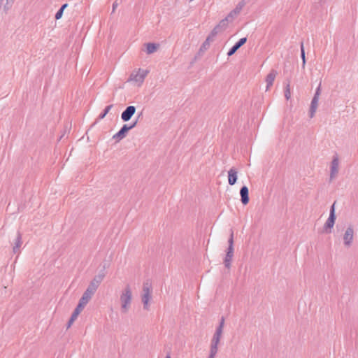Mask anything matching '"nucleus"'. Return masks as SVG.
I'll return each mask as SVG.
<instances>
[{
  "mask_svg": "<svg viewBox=\"0 0 358 358\" xmlns=\"http://www.w3.org/2000/svg\"><path fill=\"white\" fill-rule=\"evenodd\" d=\"M132 293L130 286L127 285L120 295L121 310L122 313H126L131 305Z\"/></svg>",
  "mask_w": 358,
  "mask_h": 358,
  "instance_id": "obj_1",
  "label": "nucleus"
},
{
  "mask_svg": "<svg viewBox=\"0 0 358 358\" xmlns=\"http://www.w3.org/2000/svg\"><path fill=\"white\" fill-rule=\"evenodd\" d=\"M228 248L227 249L226 256L224 259V264L227 268H231V263L234 257V231L231 229L230 236L228 240Z\"/></svg>",
  "mask_w": 358,
  "mask_h": 358,
  "instance_id": "obj_2",
  "label": "nucleus"
},
{
  "mask_svg": "<svg viewBox=\"0 0 358 358\" xmlns=\"http://www.w3.org/2000/svg\"><path fill=\"white\" fill-rule=\"evenodd\" d=\"M335 204L336 201H334L331 206L329 217L324 223L323 228L321 230V233L329 234L331 232V229H333L336 221Z\"/></svg>",
  "mask_w": 358,
  "mask_h": 358,
  "instance_id": "obj_3",
  "label": "nucleus"
},
{
  "mask_svg": "<svg viewBox=\"0 0 358 358\" xmlns=\"http://www.w3.org/2000/svg\"><path fill=\"white\" fill-rule=\"evenodd\" d=\"M355 235V230L352 225H350L345 229L343 236V243L345 248H350L352 245Z\"/></svg>",
  "mask_w": 358,
  "mask_h": 358,
  "instance_id": "obj_4",
  "label": "nucleus"
},
{
  "mask_svg": "<svg viewBox=\"0 0 358 358\" xmlns=\"http://www.w3.org/2000/svg\"><path fill=\"white\" fill-rule=\"evenodd\" d=\"M321 88H320V84L317 87L315 93L314 94L313 98L312 99L310 106V110H309V117L310 118L313 117L315 115V113L316 112L317 105H318V100H319V96L320 94Z\"/></svg>",
  "mask_w": 358,
  "mask_h": 358,
  "instance_id": "obj_5",
  "label": "nucleus"
},
{
  "mask_svg": "<svg viewBox=\"0 0 358 358\" xmlns=\"http://www.w3.org/2000/svg\"><path fill=\"white\" fill-rule=\"evenodd\" d=\"M136 108L134 106H127L121 114V119L123 122H128L135 114Z\"/></svg>",
  "mask_w": 358,
  "mask_h": 358,
  "instance_id": "obj_6",
  "label": "nucleus"
},
{
  "mask_svg": "<svg viewBox=\"0 0 358 358\" xmlns=\"http://www.w3.org/2000/svg\"><path fill=\"white\" fill-rule=\"evenodd\" d=\"M129 131V127H127V124H124L121 127V129L113 136L112 138L115 140L116 143H118L127 136Z\"/></svg>",
  "mask_w": 358,
  "mask_h": 358,
  "instance_id": "obj_7",
  "label": "nucleus"
},
{
  "mask_svg": "<svg viewBox=\"0 0 358 358\" xmlns=\"http://www.w3.org/2000/svg\"><path fill=\"white\" fill-rule=\"evenodd\" d=\"M148 71L147 70H143L141 69H138V71L136 74H131L130 76V78L132 80H134L136 82L142 83L146 77Z\"/></svg>",
  "mask_w": 358,
  "mask_h": 358,
  "instance_id": "obj_8",
  "label": "nucleus"
},
{
  "mask_svg": "<svg viewBox=\"0 0 358 358\" xmlns=\"http://www.w3.org/2000/svg\"><path fill=\"white\" fill-rule=\"evenodd\" d=\"M247 42V38L243 37L240 38L236 43L227 52V56H232L235 52L245 43Z\"/></svg>",
  "mask_w": 358,
  "mask_h": 358,
  "instance_id": "obj_9",
  "label": "nucleus"
},
{
  "mask_svg": "<svg viewBox=\"0 0 358 358\" xmlns=\"http://www.w3.org/2000/svg\"><path fill=\"white\" fill-rule=\"evenodd\" d=\"M241 201L243 205H247L250 201L249 189L245 185L241 187L240 189Z\"/></svg>",
  "mask_w": 358,
  "mask_h": 358,
  "instance_id": "obj_10",
  "label": "nucleus"
},
{
  "mask_svg": "<svg viewBox=\"0 0 358 358\" xmlns=\"http://www.w3.org/2000/svg\"><path fill=\"white\" fill-rule=\"evenodd\" d=\"M278 74V72L275 69H271L269 73L266 76L265 81L266 83V90H268L270 87L273 85L275 78Z\"/></svg>",
  "mask_w": 358,
  "mask_h": 358,
  "instance_id": "obj_11",
  "label": "nucleus"
},
{
  "mask_svg": "<svg viewBox=\"0 0 358 358\" xmlns=\"http://www.w3.org/2000/svg\"><path fill=\"white\" fill-rule=\"evenodd\" d=\"M245 5V3L243 1L239 2L236 8L234 9H233L228 15H227V17L230 19L231 21H232L234 17L240 13V12L241 11L243 7Z\"/></svg>",
  "mask_w": 358,
  "mask_h": 358,
  "instance_id": "obj_12",
  "label": "nucleus"
},
{
  "mask_svg": "<svg viewBox=\"0 0 358 358\" xmlns=\"http://www.w3.org/2000/svg\"><path fill=\"white\" fill-rule=\"evenodd\" d=\"M22 244V234L19 231H17V236L14 241V245L13 247V253H15V254L20 253V248Z\"/></svg>",
  "mask_w": 358,
  "mask_h": 358,
  "instance_id": "obj_13",
  "label": "nucleus"
},
{
  "mask_svg": "<svg viewBox=\"0 0 358 358\" xmlns=\"http://www.w3.org/2000/svg\"><path fill=\"white\" fill-rule=\"evenodd\" d=\"M237 173L238 172L235 168H231L228 171V182L230 185H234L236 184L238 179Z\"/></svg>",
  "mask_w": 358,
  "mask_h": 358,
  "instance_id": "obj_14",
  "label": "nucleus"
},
{
  "mask_svg": "<svg viewBox=\"0 0 358 358\" xmlns=\"http://www.w3.org/2000/svg\"><path fill=\"white\" fill-rule=\"evenodd\" d=\"M220 340L216 338H212L210 343V355L209 358H215L217 352V345Z\"/></svg>",
  "mask_w": 358,
  "mask_h": 358,
  "instance_id": "obj_15",
  "label": "nucleus"
},
{
  "mask_svg": "<svg viewBox=\"0 0 358 358\" xmlns=\"http://www.w3.org/2000/svg\"><path fill=\"white\" fill-rule=\"evenodd\" d=\"M224 324V317H222L220 321V324L218 327H217L215 332L213 336V338L219 339L220 340L222 331H223V327Z\"/></svg>",
  "mask_w": 358,
  "mask_h": 358,
  "instance_id": "obj_16",
  "label": "nucleus"
},
{
  "mask_svg": "<svg viewBox=\"0 0 358 358\" xmlns=\"http://www.w3.org/2000/svg\"><path fill=\"white\" fill-rule=\"evenodd\" d=\"M93 295L89 294L88 292H84L83 296H81V298L80 299L79 301H78V305L85 308V306L88 303V302L90 301V300L92 299Z\"/></svg>",
  "mask_w": 358,
  "mask_h": 358,
  "instance_id": "obj_17",
  "label": "nucleus"
},
{
  "mask_svg": "<svg viewBox=\"0 0 358 358\" xmlns=\"http://www.w3.org/2000/svg\"><path fill=\"white\" fill-rule=\"evenodd\" d=\"M146 45V52L148 55L152 54L157 51L159 45L155 43H148L145 44Z\"/></svg>",
  "mask_w": 358,
  "mask_h": 358,
  "instance_id": "obj_18",
  "label": "nucleus"
},
{
  "mask_svg": "<svg viewBox=\"0 0 358 358\" xmlns=\"http://www.w3.org/2000/svg\"><path fill=\"white\" fill-rule=\"evenodd\" d=\"M152 295L148 294H143L141 296L142 303L143 304V309L149 310V301L151 299Z\"/></svg>",
  "mask_w": 358,
  "mask_h": 358,
  "instance_id": "obj_19",
  "label": "nucleus"
},
{
  "mask_svg": "<svg viewBox=\"0 0 358 358\" xmlns=\"http://www.w3.org/2000/svg\"><path fill=\"white\" fill-rule=\"evenodd\" d=\"M152 285L149 282V280H146L143 282V294H148L152 295Z\"/></svg>",
  "mask_w": 358,
  "mask_h": 358,
  "instance_id": "obj_20",
  "label": "nucleus"
},
{
  "mask_svg": "<svg viewBox=\"0 0 358 358\" xmlns=\"http://www.w3.org/2000/svg\"><path fill=\"white\" fill-rule=\"evenodd\" d=\"M213 41V38H211L210 36H208L205 41L201 45L199 53L205 52L208 48L210 45V41Z\"/></svg>",
  "mask_w": 358,
  "mask_h": 358,
  "instance_id": "obj_21",
  "label": "nucleus"
},
{
  "mask_svg": "<svg viewBox=\"0 0 358 358\" xmlns=\"http://www.w3.org/2000/svg\"><path fill=\"white\" fill-rule=\"evenodd\" d=\"M300 50H301V58L302 59V69H305L306 59V53H305V49H304V45L303 42L301 41L300 43Z\"/></svg>",
  "mask_w": 358,
  "mask_h": 358,
  "instance_id": "obj_22",
  "label": "nucleus"
},
{
  "mask_svg": "<svg viewBox=\"0 0 358 358\" xmlns=\"http://www.w3.org/2000/svg\"><path fill=\"white\" fill-rule=\"evenodd\" d=\"M336 174V155L332 157L331 163L330 180H331Z\"/></svg>",
  "mask_w": 358,
  "mask_h": 358,
  "instance_id": "obj_23",
  "label": "nucleus"
},
{
  "mask_svg": "<svg viewBox=\"0 0 358 358\" xmlns=\"http://www.w3.org/2000/svg\"><path fill=\"white\" fill-rule=\"evenodd\" d=\"M113 107V104H110V105H108L103 110L99 115L98 116V119L99 120H102L103 119L106 115L109 113V111L110 110V109Z\"/></svg>",
  "mask_w": 358,
  "mask_h": 358,
  "instance_id": "obj_24",
  "label": "nucleus"
},
{
  "mask_svg": "<svg viewBox=\"0 0 358 358\" xmlns=\"http://www.w3.org/2000/svg\"><path fill=\"white\" fill-rule=\"evenodd\" d=\"M229 22H231L229 18L226 17L225 18L222 19L220 21V22L217 24L220 28H221L222 30H224L227 25Z\"/></svg>",
  "mask_w": 358,
  "mask_h": 358,
  "instance_id": "obj_25",
  "label": "nucleus"
},
{
  "mask_svg": "<svg viewBox=\"0 0 358 358\" xmlns=\"http://www.w3.org/2000/svg\"><path fill=\"white\" fill-rule=\"evenodd\" d=\"M97 289H98V287L96 286H95L94 284L90 282L85 292H88L89 294H90L92 295H94Z\"/></svg>",
  "mask_w": 358,
  "mask_h": 358,
  "instance_id": "obj_26",
  "label": "nucleus"
},
{
  "mask_svg": "<svg viewBox=\"0 0 358 358\" xmlns=\"http://www.w3.org/2000/svg\"><path fill=\"white\" fill-rule=\"evenodd\" d=\"M84 309L83 307L79 306L78 304L77 305V306L76 307V308L74 309L72 315H71V317L73 318H75L76 320V318L78 317V315L81 313V311Z\"/></svg>",
  "mask_w": 358,
  "mask_h": 358,
  "instance_id": "obj_27",
  "label": "nucleus"
},
{
  "mask_svg": "<svg viewBox=\"0 0 358 358\" xmlns=\"http://www.w3.org/2000/svg\"><path fill=\"white\" fill-rule=\"evenodd\" d=\"M106 275V273L104 272V268L99 272V273L94 277V279L95 280H97L98 282L101 284V282L103 281L104 277Z\"/></svg>",
  "mask_w": 358,
  "mask_h": 358,
  "instance_id": "obj_28",
  "label": "nucleus"
},
{
  "mask_svg": "<svg viewBox=\"0 0 358 358\" xmlns=\"http://www.w3.org/2000/svg\"><path fill=\"white\" fill-rule=\"evenodd\" d=\"M223 30L220 28L217 25H216L213 29L211 31V32L209 34L208 36H210L211 38L213 39V38L220 31H222Z\"/></svg>",
  "mask_w": 358,
  "mask_h": 358,
  "instance_id": "obj_29",
  "label": "nucleus"
},
{
  "mask_svg": "<svg viewBox=\"0 0 358 358\" xmlns=\"http://www.w3.org/2000/svg\"><path fill=\"white\" fill-rule=\"evenodd\" d=\"M284 93H285V97L287 100H289L290 99V96H291V93H290V84H289V82H288L287 83V85H285V90H284Z\"/></svg>",
  "mask_w": 358,
  "mask_h": 358,
  "instance_id": "obj_30",
  "label": "nucleus"
},
{
  "mask_svg": "<svg viewBox=\"0 0 358 358\" xmlns=\"http://www.w3.org/2000/svg\"><path fill=\"white\" fill-rule=\"evenodd\" d=\"M64 10L59 8L55 15V20H59L63 15Z\"/></svg>",
  "mask_w": 358,
  "mask_h": 358,
  "instance_id": "obj_31",
  "label": "nucleus"
},
{
  "mask_svg": "<svg viewBox=\"0 0 358 358\" xmlns=\"http://www.w3.org/2000/svg\"><path fill=\"white\" fill-rule=\"evenodd\" d=\"M138 123V119L136 120L134 122H131L130 124H127V127H129V130H131L136 127Z\"/></svg>",
  "mask_w": 358,
  "mask_h": 358,
  "instance_id": "obj_32",
  "label": "nucleus"
},
{
  "mask_svg": "<svg viewBox=\"0 0 358 358\" xmlns=\"http://www.w3.org/2000/svg\"><path fill=\"white\" fill-rule=\"evenodd\" d=\"M75 320H76V319L73 318L71 316V317H70V319H69V322L67 323V328H69L72 325V324L74 322Z\"/></svg>",
  "mask_w": 358,
  "mask_h": 358,
  "instance_id": "obj_33",
  "label": "nucleus"
},
{
  "mask_svg": "<svg viewBox=\"0 0 358 358\" xmlns=\"http://www.w3.org/2000/svg\"><path fill=\"white\" fill-rule=\"evenodd\" d=\"M91 283L94 284L95 286H96L97 287H99V286L100 285V283L98 282L97 280H95L94 278L91 280L90 282Z\"/></svg>",
  "mask_w": 358,
  "mask_h": 358,
  "instance_id": "obj_34",
  "label": "nucleus"
},
{
  "mask_svg": "<svg viewBox=\"0 0 358 358\" xmlns=\"http://www.w3.org/2000/svg\"><path fill=\"white\" fill-rule=\"evenodd\" d=\"M117 6V0L113 3V12L115 11L116 7Z\"/></svg>",
  "mask_w": 358,
  "mask_h": 358,
  "instance_id": "obj_35",
  "label": "nucleus"
},
{
  "mask_svg": "<svg viewBox=\"0 0 358 358\" xmlns=\"http://www.w3.org/2000/svg\"><path fill=\"white\" fill-rule=\"evenodd\" d=\"M68 6V3H64L63 5H62V6L60 7V8L63 10H64V9Z\"/></svg>",
  "mask_w": 358,
  "mask_h": 358,
  "instance_id": "obj_36",
  "label": "nucleus"
},
{
  "mask_svg": "<svg viewBox=\"0 0 358 358\" xmlns=\"http://www.w3.org/2000/svg\"><path fill=\"white\" fill-rule=\"evenodd\" d=\"M166 358H171V353L169 352L166 354Z\"/></svg>",
  "mask_w": 358,
  "mask_h": 358,
  "instance_id": "obj_37",
  "label": "nucleus"
},
{
  "mask_svg": "<svg viewBox=\"0 0 358 358\" xmlns=\"http://www.w3.org/2000/svg\"><path fill=\"white\" fill-rule=\"evenodd\" d=\"M142 115V113H141L138 115V118L140 117V115Z\"/></svg>",
  "mask_w": 358,
  "mask_h": 358,
  "instance_id": "obj_38",
  "label": "nucleus"
},
{
  "mask_svg": "<svg viewBox=\"0 0 358 358\" xmlns=\"http://www.w3.org/2000/svg\"><path fill=\"white\" fill-rule=\"evenodd\" d=\"M208 358H209V357H208Z\"/></svg>",
  "mask_w": 358,
  "mask_h": 358,
  "instance_id": "obj_39",
  "label": "nucleus"
}]
</instances>
